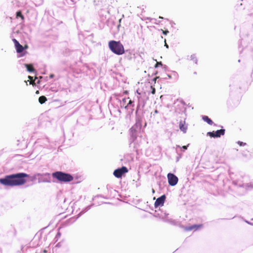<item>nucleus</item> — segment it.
I'll return each instance as SVG.
<instances>
[{
    "label": "nucleus",
    "instance_id": "obj_1",
    "mask_svg": "<svg viewBox=\"0 0 253 253\" xmlns=\"http://www.w3.org/2000/svg\"><path fill=\"white\" fill-rule=\"evenodd\" d=\"M28 176V174L24 172L6 175L4 177L0 178V183L9 187L20 186L26 183L25 178Z\"/></svg>",
    "mask_w": 253,
    "mask_h": 253
},
{
    "label": "nucleus",
    "instance_id": "obj_2",
    "mask_svg": "<svg viewBox=\"0 0 253 253\" xmlns=\"http://www.w3.org/2000/svg\"><path fill=\"white\" fill-rule=\"evenodd\" d=\"M108 45L111 51L117 55H120L125 53L124 45L120 41H110Z\"/></svg>",
    "mask_w": 253,
    "mask_h": 253
},
{
    "label": "nucleus",
    "instance_id": "obj_3",
    "mask_svg": "<svg viewBox=\"0 0 253 253\" xmlns=\"http://www.w3.org/2000/svg\"><path fill=\"white\" fill-rule=\"evenodd\" d=\"M53 178L61 182H69L73 180V176L70 173L57 171L52 173Z\"/></svg>",
    "mask_w": 253,
    "mask_h": 253
},
{
    "label": "nucleus",
    "instance_id": "obj_4",
    "mask_svg": "<svg viewBox=\"0 0 253 253\" xmlns=\"http://www.w3.org/2000/svg\"><path fill=\"white\" fill-rule=\"evenodd\" d=\"M36 146H40L43 148L51 149L50 142L47 137L38 139L35 142Z\"/></svg>",
    "mask_w": 253,
    "mask_h": 253
},
{
    "label": "nucleus",
    "instance_id": "obj_5",
    "mask_svg": "<svg viewBox=\"0 0 253 253\" xmlns=\"http://www.w3.org/2000/svg\"><path fill=\"white\" fill-rule=\"evenodd\" d=\"M135 128L133 126L130 128V132H131V135L130 138L129 139V142H130V147H133L134 149L136 150V151L137 150L138 148V145L136 144V142L137 141V138L136 137V135L135 134Z\"/></svg>",
    "mask_w": 253,
    "mask_h": 253
},
{
    "label": "nucleus",
    "instance_id": "obj_6",
    "mask_svg": "<svg viewBox=\"0 0 253 253\" xmlns=\"http://www.w3.org/2000/svg\"><path fill=\"white\" fill-rule=\"evenodd\" d=\"M136 92L138 94V95L137 96L138 99V103L137 106V111L138 110H142L144 108L145 105V101L144 98V93L141 94L138 92V90H137Z\"/></svg>",
    "mask_w": 253,
    "mask_h": 253
},
{
    "label": "nucleus",
    "instance_id": "obj_7",
    "mask_svg": "<svg viewBox=\"0 0 253 253\" xmlns=\"http://www.w3.org/2000/svg\"><path fill=\"white\" fill-rule=\"evenodd\" d=\"M225 132V129L222 128L216 131L208 132L207 135L212 138H218L222 135H224Z\"/></svg>",
    "mask_w": 253,
    "mask_h": 253
},
{
    "label": "nucleus",
    "instance_id": "obj_8",
    "mask_svg": "<svg viewBox=\"0 0 253 253\" xmlns=\"http://www.w3.org/2000/svg\"><path fill=\"white\" fill-rule=\"evenodd\" d=\"M168 183L169 185L174 186L176 185L178 181V177L172 173H169L167 175Z\"/></svg>",
    "mask_w": 253,
    "mask_h": 253
},
{
    "label": "nucleus",
    "instance_id": "obj_9",
    "mask_svg": "<svg viewBox=\"0 0 253 253\" xmlns=\"http://www.w3.org/2000/svg\"><path fill=\"white\" fill-rule=\"evenodd\" d=\"M128 169L126 167L123 166L120 168H118L114 171L113 174L117 178H121L122 175L126 173Z\"/></svg>",
    "mask_w": 253,
    "mask_h": 253
},
{
    "label": "nucleus",
    "instance_id": "obj_10",
    "mask_svg": "<svg viewBox=\"0 0 253 253\" xmlns=\"http://www.w3.org/2000/svg\"><path fill=\"white\" fill-rule=\"evenodd\" d=\"M38 182H51V177L49 173H43L42 176L41 177L38 178Z\"/></svg>",
    "mask_w": 253,
    "mask_h": 253
},
{
    "label": "nucleus",
    "instance_id": "obj_11",
    "mask_svg": "<svg viewBox=\"0 0 253 253\" xmlns=\"http://www.w3.org/2000/svg\"><path fill=\"white\" fill-rule=\"evenodd\" d=\"M166 198V197L165 195H163L160 197L158 198L154 204L155 208L163 206L165 203Z\"/></svg>",
    "mask_w": 253,
    "mask_h": 253
},
{
    "label": "nucleus",
    "instance_id": "obj_12",
    "mask_svg": "<svg viewBox=\"0 0 253 253\" xmlns=\"http://www.w3.org/2000/svg\"><path fill=\"white\" fill-rule=\"evenodd\" d=\"M161 114L160 112L156 109L154 112L151 113V118L155 121L158 122L160 118L161 117Z\"/></svg>",
    "mask_w": 253,
    "mask_h": 253
},
{
    "label": "nucleus",
    "instance_id": "obj_13",
    "mask_svg": "<svg viewBox=\"0 0 253 253\" xmlns=\"http://www.w3.org/2000/svg\"><path fill=\"white\" fill-rule=\"evenodd\" d=\"M15 48L16 50V52L18 54H19V55H18V57H22L25 55L26 51L24 50V47L22 45L20 44L17 46H16Z\"/></svg>",
    "mask_w": 253,
    "mask_h": 253
},
{
    "label": "nucleus",
    "instance_id": "obj_14",
    "mask_svg": "<svg viewBox=\"0 0 253 253\" xmlns=\"http://www.w3.org/2000/svg\"><path fill=\"white\" fill-rule=\"evenodd\" d=\"M179 127L180 130L182 131L184 133L187 132L188 126L187 125L185 124V120H181L179 123Z\"/></svg>",
    "mask_w": 253,
    "mask_h": 253
},
{
    "label": "nucleus",
    "instance_id": "obj_15",
    "mask_svg": "<svg viewBox=\"0 0 253 253\" xmlns=\"http://www.w3.org/2000/svg\"><path fill=\"white\" fill-rule=\"evenodd\" d=\"M202 119L205 122H207L210 125H212L213 124L214 126L216 125V124H213L212 121L210 118H209V117L207 116H203Z\"/></svg>",
    "mask_w": 253,
    "mask_h": 253
},
{
    "label": "nucleus",
    "instance_id": "obj_16",
    "mask_svg": "<svg viewBox=\"0 0 253 253\" xmlns=\"http://www.w3.org/2000/svg\"><path fill=\"white\" fill-rule=\"evenodd\" d=\"M25 67L26 68L27 71L30 73H33L35 71L32 64H24Z\"/></svg>",
    "mask_w": 253,
    "mask_h": 253
},
{
    "label": "nucleus",
    "instance_id": "obj_17",
    "mask_svg": "<svg viewBox=\"0 0 253 253\" xmlns=\"http://www.w3.org/2000/svg\"><path fill=\"white\" fill-rule=\"evenodd\" d=\"M9 2H10V5L12 7L16 8L19 6V2L17 0H11Z\"/></svg>",
    "mask_w": 253,
    "mask_h": 253
},
{
    "label": "nucleus",
    "instance_id": "obj_18",
    "mask_svg": "<svg viewBox=\"0 0 253 253\" xmlns=\"http://www.w3.org/2000/svg\"><path fill=\"white\" fill-rule=\"evenodd\" d=\"M202 225L201 224H195V225H193L192 226H189L187 230H197L199 228H200V227H201Z\"/></svg>",
    "mask_w": 253,
    "mask_h": 253
},
{
    "label": "nucleus",
    "instance_id": "obj_19",
    "mask_svg": "<svg viewBox=\"0 0 253 253\" xmlns=\"http://www.w3.org/2000/svg\"><path fill=\"white\" fill-rule=\"evenodd\" d=\"M190 58L191 61H193L194 63H195L196 64H197L198 59L195 54H193L191 55Z\"/></svg>",
    "mask_w": 253,
    "mask_h": 253
},
{
    "label": "nucleus",
    "instance_id": "obj_20",
    "mask_svg": "<svg viewBox=\"0 0 253 253\" xmlns=\"http://www.w3.org/2000/svg\"><path fill=\"white\" fill-rule=\"evenodd\" d=\"M47 99L44 96H41L39 98V101L41 104H43L45 102Z\"/></svg>",
    "mask_w": 253,
    "mask_h": 253
},
{
    "label": "nucleus",
    "instance_id": "obj_21",
    "mask_svg": "<svg viewBox=\"0 0 253 253\" xmlns=\"http://www.w3.org/2000/svg\"><path fill=\"white\" fill-rule=\"evenodd\" d=\"M246 187L248 190H251L253 189V181L249 183H247L246 184Z\"/></svg>",
    "mask_w": 253,
    "mask_h": 253
},
{
    "label": "nucleus",
    "instance_id": "obj_22",
    "mask_svg": "<svg viewBox=\"0 0 253 253\" xmlns=\"http://www.w3.org/2000/svg\"><path fill=\"white\" fill-rule=\"evenodd\" d=\"M16 17L17 18L20 17L22 19V20H23L24 19V16L22 15L21 11L20 10L17 11L16 12Z\"/></svg>",
    "mask_w": 253,
    "mask_h": 253
},
{
    "label": "nucleus",
    "instance_id": "obj_23",
    "mask_svg": "<svg viewBox=\"0 0 253 253\" xmlns=\"http://www.w3.org/2000/svg\"><path fill=\"white\" fill-rule=\"evenodd\" d=\"M92 205H89L85 207L84 209H83V210L81 211L80 214H83L90 209Z\"/></svg>",
    "mask_w": 253,
    "mask_h": 253
},
{
    "label": "nucleus",
    "instance_id": "obj_24",
    "mask_svg": "<svg viewBox=\"0 0 253 253\" xmlns=\"http://www.w3.org/2000/svg\"><path fill=\"white\" fill-rule=\"evenodd\" d=\"M128 99H129V98H123L122 99V101L121 102V107H125V104L126 103V101Z\"/></svg>",
    "mask_w": 253,
    "mask_h": 253
},
{
    "label": "nucleus",
    "instance_id": "obj_25",
    "mask_svg": "<svg viewBox=\"0 0 253 253\" xmlns=\"http://www.w3.org/2000/svg\"><path fill=\"white\" fill-rule=\"evenodd\" d=\"M129 106H134L133 101L131 100H129L127 105L125 106V108L126 109Z\"/></svg>",
    "mask_w": 253,
    "mask_h": 253
},
{
    "label": "nucleus",
    "instance_id": "obj_26",
    "mask_svg": "<svg viewBox=\"0 0 253 253\" xmlns=\"http://www.w3.org/2000/svg\"><path fill=\"white\" fill-rule=\"evenodd\" d=\"M173 77V78L175 80H177L178 79V74H177V73L175 71H172V75Z\"/></svg>",
    "mask_w": 253,
    "mask_h": 253
},
{
    "label": "nucleus",
    "instance_id": "obj_27",
    "mask_svg": "<svg viewBox=\"0 0 253 253\" xmlns=\"http://www.w3.org/2000/svg\"><path fill=\"white\" fill-rule=\"evenodd\" d=\"M248 151H246V150H244L242 152V155L243 157H248Z\"/></svg>",
    "mask_w": 253,
    "mask_h": 253
},
{
    "label": "nucleus",
    "instance_id": "obj_28",
    "mask_svg": "<svg viewBox=\"0 0 253 253\" xmlns=\"http://www.w3.org/2000/svg\"><path fill=\"white\" fill-rule=\"evenodd\" d=\"M12 41L14 43L15 47L20 44V43L18 41H17L15 39H13Z\"/></svg>",
    "mask_w": 253,
    "mask_h": 253
},
{
    "label": "nucleus",
    "instance_id": "obj_29",
    "mask_svg": "<svg viewBox=\"0 0 253 253\" xmlns=\"http://www.w3.org/2000/svg\"><path fill=\"white\" fill-rule=\"evenodd\" d=\"M42 174L43 173H37L34 175L33 179L36 178L37 177H41Z\"/></svg>",
    "mask_w": 253,
    "mask_h": 253
},
{
    "label": "nucleus",
    "instance_id": "obj_30",
    "mask_svg": "<svg viewBox=\"0 0 253 253\" xmlns=\"http://www.w3.org/2000/svg\"><path fill=\"white\" fill-rule=\"evenodd\" d=\"M237 143L238 144H239L240 146H244L245 145H247V143H245V142H242V141H238L237 142Z\"/></svg>",
    "mask_w": 253,
    "mask_h": 253
},
{
    "label": "nucleus",
    "instance_id": "obj_31",
    "mask_svg": "<svg viewBox=\"0 0 253 253\" xmlns=\"http://www.w3.org/2000/svg\"><path fill=\"white\" fill-rule=\"evenodd\" d=\"M160 66H163V64L161 62H157L156 64L155 65V68H157Z\"/></svg>",
    "mask_w": 253,
    "mask_h": 253
},
{
    "label": "nucleus",
    "instance_id": "obj_32",
    "mask_svg": "<svg viewBox=\"0 0 253 253\" xmlns=\"http://www.w3.org/2000/svg\"><path fill=\"white\" fill-rule=\"evenodd\" d=\"M163 34L165 35H167L169 33V31L168 30H162Z\"/></svg>",
    "mask_w": 253,
    "mask_h": 253
},
{
    "label": "nucleus",
    "instance_id": "obj_33",
    "mask_svg": "<svg viewBox=\"0 0 253 253\" xmlns=\"http://www.w3.org/2000/svg\"><path fill=\"white\" fill-rule=\"evenodd\" d=\"M188 145L187 146H183L181 147V149H182L183 151H185L187 149Z\"/></svg>",
    "mask_w": 253,
    "mask_h": 253
},
{
    "label": "nucleus",
    "instance_id": "obj_34",
    "mask_svg": "<svg viewBox=\"0 0 253 253\" xmlns=\"http://www.w3.org/2000/svg\"><path fill=\"white\" fill-rule=\"evenodd\" d=\"M165 46L167 48H169V46L168 45V44L166 43V40L165 39Z\"/></svg>",
    "mask_w": 253,
    "mask_h": 253
},
{
    "label": "nucleus",
    "instance_id": "obj_35",
    "mask_svg": "<svg viewBox=\"0 0 253 253\" xmlns=\"http://www.w3.org/2000/svg\"><path fill=\"white\" fill-rule=\"evenodd\" d=\"M245 222H246V223H247L248 224H250V225H253V223H252V222H250V221H247V220H246V221H245Z\"/></svg>",
    "mask_w": 253,
    "mask_h": 253
},
{
    "label": "nucleus",
    "instance_id": "obj_36",
    "mask_svg": "<svg viewBox=\"0 0 253 253\" xmlns=\"http://www.w3.org/2000/svg\"><path fill=\"white\" fill-rule=\"evenodd\" d=\"M155 93V89L154 88H153L152 90V93L154 94Z\"/></svg>",
    "mask_w": 253,
    "mask_h": 253
},
{
    "label": "nucleus",
    "instance_id": "obj_37",
    "mask_svg": "<svg viewBox=\"0 0 253 253\" xmlns=\"http://www.w3.org/2000/svg\"><path fill=\"white\" fill-rule=\"evenodd\" d=\"M181 155H180L179 156H178V157H177L176 158V162H178V161H179V159L181 158Z\"/></svg>",
    "mask_w": 253,
    "mask_h": 253
},
{
    "label": "nucleus",
    "instance_id": "obj_38",
    "mask_svg": "<svg viewBox=\"0 0 253 253\" xmlns=\"http://www.w3.org/2000/svg\"><path fill=\"white\" fill-rule=\"evenodd\" d=\"M54 77V75L53 74H51L50 76H49V78L52 79Z\"/></svg>",
    "mask_w": 253,
    "mask_h": 253
},
{
    "label": "nucleus",
    "instance_id": "obj_39",
    "mask_svg": "<svg viewBox=\"0 0 253 253\" xmlns=\"http://www.w3.org/2000/svg\"><path fill=\"white\" fill-rule=\"evenodd\" d=\"M169 79H171L172 78V76L171 75H167Z\"/></svg>",
    "mask_w": 253,
    "mask_h": 253
},
{
    "label": "nucleus",
    "instance_id": "obj_40",
    "mask_svg": "<svg viewBox=\"0 0 253 253\" xmlns=\"http://www.w3.org/2000/svg\"><path fill=\"white\" fill-rule=\"evenodd\" d=\"M60 235H61L60 233V232H58V233H57V235H56V237H57V236H60Z\"/></svg>",
    "mask_w": 253,
    "mask_h": 253
},
{
    "label": "nucleus",
    "instance_id": "obj_41",
    "mask_svg": "<svg viewBox=\"0 0 253 253\" xmlns=\"http://www.w3.org/2000/svg\"><path fill=\"white\" fill-rule=\"evenodd\" d=\"M181 147H180L179 145H176V148H181Z\"/></svg>",
    "mask_w": 253,
    "mask_h": 253
},
{
    "label": "nucleus",
    "instance_id": "obj_42",
    "mask_svg": "<svg viewBox=\"0 0 253 253\" xmlns=\"http://www.w3.org/2000/svg\"><path fill=\"white\" fill-rule=\"evenodd\" d=\"M159 18L163 19V17H161V16H160V17H159Z\"/></svg>",
    "mask_w": 253,
    "mask_h": 253
},
{
    "label": "nucleus",
    "instance_id": "obj_43",
    "mask_svg": "<svg viewBox=\"0 0 253 253\" xmlns=\"http://www.w3.org/2000/svg\"><path fill=\"white\" fill-rule=\"evenodd\" d=\"M181 103H182L183 104H184V101H181Z\"/></svg>",
    "mask_w": 253,
    "mask_h": 253
},
{
    "label": "nucleus",
    "instance_id": "obj_44",
    "mask_svg": "<svg viewBox=\"0 0 253 253\" xmlns=\"http://www.w3.org/2000/svg\"><path fill=\"white\" fill-rule=\"evenodd\" d=\"M121 20H122V19H120L119 20V22H121Z\"/></svg>",
    "mask_w": 253,
    "mask_h": 253
},
{
    "label": "nucleus",
    "instance_id": "obj_45",
    "mask_svg": "<svg viewBox=\"0 0 253 253\" xmlns=\"http://www.w3.org/2000/svg\"><path fill=\"white\" fill-rule=\"evenodd\" d=\"M252 220H253V218L251 219Z\"/></svg>",
    "mask_w": 253,
    "mask_h": 253
}]
</instances>
